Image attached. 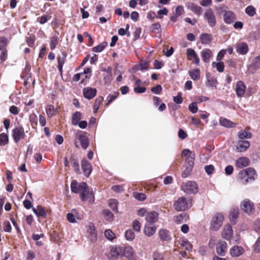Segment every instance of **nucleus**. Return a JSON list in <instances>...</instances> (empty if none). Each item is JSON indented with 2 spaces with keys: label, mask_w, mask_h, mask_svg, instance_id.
<instances>
[{
  "label": "nucleus",
  "mask_w": 260,
  "mask_h": 260,
  "mask_svg": "<svg viewBox=\"0 0 260 260\" xmlns=\"http://www.w3.org/2000/svg\"><path fill=\"white\" fill-rule=\"evenodd\" d=\"M244 252L243 248L240 246L236 245L230 249V253L232 256L238 257L242 255Z\"/></svg>",
  "instance_id": "nucleus-19"
},
{
  "label": "nucleus",
  "mask_w": 260,
  "mask_h": 260,
  "mask_svg": "<svg viewBox=\"0 0 260 260\" xmlns=\"http://www.w3.org/2000/svg\"><path fill=\"white\" fill-rule=\"evenodd\" d=\"M202 60L205 63H208L212 56V52L209 49H203L201 52Z\"/></svg>",
  "instance_id": "nucleus-20"
},
{
  "label": "nucleus",
  "mask_w": 260,
  "mask_h": 260,
  "mask_svg": "<svg viewBox=\"0 0 260 260\" xmlns=\"http://www.w3.org/2000/svg\"><path fill=\"white\" fill-rule=\"evenodd\" d=\"M58 43V37L57 36H53L51 39L50 41V48L51 50L54 49Z\"/></svg>",
  "instance_id": "nucleus-49"
},
{
  "label": "nucleus",
  "mask_w": 260,
  "mask_h": 260,
  "mask_svg": "<svg viewBox=\"0 0 260 260\" xmlns=\"http://www.w3.org/2000/svg\"><path fill=\"white\" fill-rule=\"evenodd\" d=\"M227 244L225 241H219L216 246V251L218 255L223 256L225 253Z\"/></svg>",
  "instance_id": "nucleus-21"
},
{
  "label": "nucleus",
  "mask_w": 260,
  "mask_h": 260,
  "mask_svg": "<svg viewBox=\"0 0 260 260\" xmlns=\"http://www.w3.org/2000/svg\"><path fill=\"white\" fill-rule=\"evenodd\" d=\"M214 170V167L212 165H207L205 167V170L208 175L212 174Z\"/></svg>",
  "instance_id": "nucleus-59"
},
{
  "label": "nucleus",
  "mask_w": 260,
  "mask_h": 260,
  "mask_svg": "<svg viewBox=\"0 0 260 260\" xmlns=\"http://www.w3.org/2000/svg\"><path fill=\"white\" fill-rule=\"evenodd\" d=\"M108 44L106 42H103L99 45L92 48V51L94 52H101L106 47Z\"/></svg>",
  "instance_id": "nucleus-41"
},
{
  "label": "nucleus",
  "mask_w": 260,
  "mask_h": 260,
  "mask_svg": "<svg viewBox=\"0 0 260 260\" xmlns=\"http://www.w3.org/2000/svg\"><path fill=\"white\" fill-rule=\"evenodd\" d=\"M200 40L202 44H209L212 40V36L207 33H203L200 36Z\"/></svg>",
  "instance_id": "nucleus-26"
},
{
  "label": "nucleus",
  "mask_w": 260,
  "mask_h": 260,
  "mask_svg": "<svg viewBox=\"0 0 260 260\" xmlns=\"http://www.w3.org/2000/svg\"><path fill=\"white\" fill-rule=\"evenodd\" d=\"M111 189L116 192H121L123 191V186L120 185L112 186L111 187Z\"/></svg>",
  "instance_id": "nucleus-61"
},
{
  "label": "nucleus",
  "mask_w": 260,
  "mask_h": 260,
  "mask_svg": "<svg viewBox=\"0 0 260 260\" xmlns=\"http://www.w3.org/2000/svg\"><path fill=\"white\" fill-rule=\"evenodd\" d=\"M241 209L248 214H252L254 212V205L248 199H245L241 203Z\"/></svg>",
  "instance_id": "nucleus-4"
},
{
  "label": "nucleus",
  "mask_w": 260,
  "mask_h": 260,
  "mask_svg": "<svg viewBox=\"0 0 260 260\" xmlns=\"http://www.w3.org/2000/svg\"><path fill=\"white\" fill-rule=\"evenodd\" d=\"M32 210L38 217L45 218L47 216L45 208L41 206L38 205L36 208L33 207Z\"/></svg>",
  "instance_id": "nucleus-18"
},
{
  "label": "nucleus",
  "mask_w": 260,
  "mask_h": 260,
  "mask_svg": "<svg viewBox=\"0 0 260 260\" xmlns=\"http://www.w3.org/2000/svg\"><path fill=\"white\" fill-rule=\"evenodd\" d=\"M46 111L47 116L51 118L52 117L56 112V109H55L54 106L52 105H48L46 108Z\"/></svg>",
  "instance_id": "nucleus-42"
},
{
  "label": "nucleus",
  "mask_w": 260,
  "mask_h": 260,
  "mask_svg": "<svg viewBox=\"0 0 260 260\" xmlns=\"http://www.w3.org/2000/svg\"><path fill=\"white\" fill-rule=\"evenodd\" d=\"M212 66L213 68H216L219 72H222L224 71V65L223 62H219L217 63L213 62L212 63Z\"/></svg>",
  "instance_id": "nucleus-44"
},
{
  "label": "nucleus",
  "mask_w": 260,
  "mask_h": 260,
  "mask_svg": "<svg viewBox=\"0 0 260 260\" xmlns=\"http://www.w3.org/2000/svg\"><path fill=\"white\" fill-rule=\"evenodd\" d=\"M219 123L221 125L227 127H233L235 126V124L233 122L225 118H220Z\"/></svg>",
  "instance_id": "nucleus-37"
},
{
  "label": "nucleus",
  "mask_w": 260,
  "mask_h": 260,
  "mask_svg": "<svg viewBox=\"0 0 260 260\" xmlns=\"http://www.w3.org/2000/svg\"><path fill=\"white\" fill-rule=\"evenodd\" d=\"M188 74L193 80H198L200 78V71L198 69L189 70L188 71Z\"/></svg>",
  "instance_id": "nucleus-30"
},
{
  "label": "nucleus",
  "mask_w": 260,
  "mask_h": 260,
  "mask_svg": "<svg viewBox=\"0 0 260 260\" xmlns=\"http://www.w3.org/2000/svg\"><path fill=\"white\" fill-rule=\"evenodd\" d=\"M181 189L186 193H196L198 192V186L194 181H187L181 185Z\"/></svg>",
  "instance_id": "nucleus-3"
},
{
  "label": "nucleus",
  "mask_w": 260,
  "mask_h": 260,
  "mask_svg": "<svg viewBox=\"0 0 260 260\" xmlns=\"http://www.w3.org/2000/svg\"><path fill=\"white\" fill-rule=\"evenodd\" d=\"M246 13L250 16H253L255 13V8L252 6H248L245 9Z\"/></svg>",
  "instance_id": "nucleus-51"
},
{
  "label": "nucleus",
  "mask_w": 260,
  "mask_h": 260,
  "mask_svg": "<svg viewBox=\"0 0 260 260\" xmlns=\"http://www.w3.org/2000/svg\"><path fill=\"white\" fill-rule=\"evenodd\" d=\"M189 204L184 197L179 198L174 204V208L178 211H184L188 208Z\"/></svg>",
  "instance_id": "nucleus-6"
},
{
  "label": "nucleus",
  "mask_w": 260,
  "mask_h": 260,
  "mask_svg": "<svg viewBox=\"0 0 260 260\" xmlns=\"http://www.w3.org/2000/svg\"><path fill=\"white\" fill-rule=\"evenodd\" d=\"M152 260H165V258L161 253L154 251L152 254Z\"/></svg>",
  "instance_id": "nucleus-46"
},
{
  "label": "nucleus",
  "mask_w": 260,
  "mask_h": 260,
  "mask_svg": "<svg viewBox=\"0 0 260 260\" xmlns=\"http://www.w3.org/2000/svg\"><path fill=\"white\" fill-rule=\"evenodd\" d=\"M111 255L115 257H117L122 254V250L119 247H112L111 250Z\"/></svg>",
  "instance_id": "nucleus-43"
},
{
  "label": "nucleus",
  "mask_w": 260,
  "mask_h": 260,
  "mask_svg": "<svg viewBox=\"0 0 260 260\" xmlns=\"http://www.w3.org/2000/svg\"><path fill=\"white\" fill-rule=\"evenodd\" d=\"M217 83L216 79L214 77L208 78L207 79V86L210 87H216Z\"/></svg>",
  "instance_id": "nucleus-52"
},
{
  "label": "nucleus",
  "mask_w": 260,
  "mask_h": 260,
  "mask_svg": "<svg viewBox=\"0 0 260 260\" xmlns=\"http://www.w3.org/2000/svg\"><path fill=\"white\" fill-rule=\"evenodd\" d=\"M4 230L6 232H10L11 231V225L9 221H4Z\"/></svg>",
  "instance_id": "nucleus-62"
},
{
  "label": "nucleus",
  "mask_w": 260,
  "mask_h": 260,
  "mask_svg": "<svg viewBox=\"0 0 260 260\" xmlns=\"http://www.w3.org/2000/svg\"><path fill=\"white\" fill-rule=\"evenodd\" d=\"M134 197L138 201H143L146 199V195L143 193L134 192Z\"/></svg>",
  "instance_id": "nucleus-53"
},
{
  "label": "nucleus",
  "mask_w": 260,
  "mask_h": 260,
  "mask_svg": "<svg viewBox=\"0 0 260 260\" xmlns=\"http://www.w3.org/2000/svg\"><path fill=\"white\" fill-rule=\"evenodd\" d=\"M228 8L225 6H223L220 8L219 13L221 15L223 14V16H233L234 13L228 10Z\"/></svg>",
  "instance_id": "nucleus-36"
},
{
  "label": "nucleus",
  "mask_w": 260,
  "mask_h": 260,
  "mask_svg": "<svg viewBox=\"0 0 260 260\" xmlns=\"http://www.w3.org/2000/svg\"><path fill=\"white\" fill-rule=\"evenodd\" d=\"M133 228L136 232H140L141 230V224L140 222L137 220H135L133 222Z\"/></svg>",
  "instance_id": "nucleus-58"
},
{
  "label": "nucleus",
  "mask_w": 260,
  "mask_h": 260,
  "mask_svg": "<svg viewBox=\"0 0 260 260\" xmlns=\"http://www.w3.org/2000/svg\"><path fill=\"white\" fill-rule=\"evenodd\" d=\"M236 50L238 53L245 55L248 52L249 49L246 43L239 42L236 45Z\"/></svg>",
  "instance_id": "nucleus-13"
},
{
  "label": "nucleus",
  "mask_w": 260,
  "mask_h": 260,
  "mask_svg": "<svg viewBox=\"0 0 260 260\" xmlns=\"http://www.w3.org/2000/svg\"><path fill=\"white\" fill-rule=\"evenodd\" d=\"M81 167L84 175L88 177L92 171V166L90 163L86 158H84L81 161Z\"/></svg>",
  "instance_id": "nucleus-10"
},
{
  "label": "nucleus",
  "mask_w": 260,
  "mask_h": 260,
  "mask_svg": "<svg viewBox=\"0 0 260 260\" xmlns=\"http://www.w3.org/2000/svg\"><path fill=\"white\" fill-rule=\"evenodd\" d=\"M162 87L160 85H157L156 86L151 88V91L155 94H160L162 91Z\"/></svg>",
  "instance_id": "nucleus-57"
},
{
  "label": "nucleus",
  "mask_w": 260,
  "mask_h": 260,
  "mask_svg": "<svg viewBox=\"0 0 260 260\" xmlns=\"http://www.w3.org/2000/svg\"><path fill=\"white\" fill-rule=\"evenodd\" d=\"M85 188L82 189L80 193V199L82 201H85L89 200V202L92 203L94 201V196L92 191H91L87 184L85 185Z\"/></svg>",
  "instance_id": "nucleus-5"
},
{
  "label": "nucleus",
  "mask_w": 260,
  "mask_h": 260,
  "mask_svg": "<svg viewBox=\"0 0 260 260\" xmlns=\"http://www.w3.org/2000/svg\"><path fill=\"white\" fill-rule=\"evenodd\" d=\"M158 219V214L155 211L148 212L145 219L149 223L153 224L156 222Z\"/></svg>",
  "instance_id": "nucleus-15"
},
{
  "label": "nucleus",
  "mask_w": 260,
  "mask_h": 260,
  "mask_svg": "<svg viewBox=\"0 0 260 260\" xmlns=\"http://www.w3.org/2000/svg\"><path fill=\"white\" fill-rule=\"evenodd\" d=\"M25 136L24 129L21 126L16 127L12 130V137L14 141L16 143L23 139Z\"/></svg>",
  "instance_id": "nucleus-7"
},
{
  "label": "nucleus",
  "mask_w": 260,
  "mask_h": 260,
  "mask_svg": "<svg viewBox=\"0 0 260 260\" xmlns=\"http://www.w3.org/2000/svg\"><path fill=\"white\" fill-rule=\"evenodd\" d=\"M223 220L224 216L222 213H216L211 220L210 228L213 231L219 230L222 226Z\"/></svg>",
  "instance_id": "nucleus-2"
},
{
  "label": "nucleus",
  "mask_w": 260,
  "mask_h": 260,
  "mask_svg": "<svg viewBox=\"0 0 260 260\" xmlns=\"http://www.w3.org/2000/svg\"><path fill=\"white\" fill-rule=\"evenodd\" d=\"M70 162L73 165L75 173L78 174H80L81 171L78 160L73 155H71L70 158Z\"/></svg>",
  "instance_id": "nucleus-28"
},
{
  "label": "nucleus",
  "mask_w": 260,
  "mask_h": 260,
  "mask_svg": "<svg viewBox=\"0 0 260 260\" xmlns=\"http://www.w3.org/2000/svg\"><path fill=\"white\" fill-rule=\"evenodd\" d=\"M253 249L255 252H260V237L256 240L253 245Z\"/></svg>",
  "instance_id": "nucleus-55"
},
{
  "label": "nucleus",
  "mask_w": 260,
  "mask_h": 260,
  "mask_svg": "<svg viewBox=\"0 0 260 260\" xmlns=\"http://www.w3.org/2000/svg\"><path fill=\"white\" fill-rule=\"evenodd\" d=\"M81 113L78 111H77L74 113L72 118V123L74 125H76L78 124L79 121L81 119Z\"/></svg>",
  "instance_id": "nucleus-34"
},
{
  "label": "nucleus",
  "mask_w": 260,
  "mask_h": 260,
  "mask_svg": "<svg viewBox=\"0 0 260 260\" xmlns=\"http://www.w3.org/2000/svg\"><path fill=\"white\" fill-rule=\"evenodd\" d=\"M8 137L6 134L2 133L0 135V145L4 146L8 143Z\"/></svg>",
  "instance_id": "nucleus-47"
},
{
  "label": "nucleus",
  "mask_w": 260,
  "mask_h": 260,
  "mask_svg": "<svg viewBox=\"0 0 260 260\" xmlns=\"http://www.w3.org/2000/svg\"><path fill=\"white\" fill-rule=\"evenodd\" d=\"M238 138L240 140H243L244 139H250L252 137V134L249 132L248 130L245 129L244 131H241L238 133Z\"/></svg>",
  "instance_id": "nucleus-32"
},
{
  "label": "nucleus",
  "mask_w": 260,
  "mask_h": 260,
  "mask_svg": "<svg viewBox=\"0 0 260 260\" xmlns=\"http://www.w3.org/2000/svg\"><path fill=\"white\" fill-rule=\"evenodd\" d=\"M125 237L127 240H133L135 237V233L132 230H128L125 232Z\"/></svg>",
  "instance_id": "nucleus-50"
},
{
  "label": "nucleus",
  "mask_w": 260,
  "mask_h": 260,
  "mask_svg": "<svg viewBox=\"0 0 260 260\" xmlns=\"http://www.w3.org/2000/svg\"><path fill=\"white\" fill-rule=\"evenodd\" d=\"M181 245L187 250L190 251L192 249V245L188 241H183Z\"/></svg>",
  "instance_id": "nucleus-60"
},
{
  "label": "nucleus",
  "mask_w": 260,
  "mask_h": 260,
  "mask_svg": "<svg viewBox=\"0 0 260 260\" xmlns=\"http://www.w3.org/2000/svg\"><path fill=\"white\" fill-rule=\"evenodd\" d=\"M67 54L64 52H62L61 55L57 57L58 69L61 74L62 73V68L65 62Z\"/></svg>",
  "instance_id": "nucleus-25"
},
{
  "label": "nucleus",
  "mask_w": 260,
  "mask_h": 260,
  "mask_svg": "<svg viewBox=\"0 0 260 260\" xmlns=\"http://www.w3.org/2000/svg\"><path fill=\"white\" fill-rule=\"evenodd\" d=\"M250 146V143L247 140H239L236 146V150L238 152H244Z\"/></svg>",
  "instance_id": "nucleus-14"
},
{
  "label": "nucleus",
  "mask_w": 260,
  "mask_h": 260,
  "mask_svg": "<svg viewBox=\"0 0 260 260\" xmlns=\"http://www.w3.org/2000/svg\"><path fill=\"white\" fill-rule=\"evenodd\" d=\"M187 58L189 60L197 65H199L200 59L194 50L191 48H188L186 50Z\"/></svg>",
  "instance_id": "nucleus-12"
},
{
  "label": "nucleus",
  "mask_w": 260,
  "mask_h": 260,
  "mask_svg": "<svg viewBox=\"0 0 260 260\" xmlns=\"http://www.w3.org/2000/svg\"><path fill=\"white\" fill-rule=\"evenodd\" d=\"M181 156L185 157L184 167L185 169L181 174L182 178L188 177L192 170L195 154L188 149H184L181 152Z\"/></svg>",
  "instance_id": "nucleus-1"
},
{
  "label": "nucleus",
  "mask_w": 260,
  "mask_h": 260,
  "mask_svg": "<svg viewBox=\"0 0 260 260\" xmlns=\"http://www.w3.org/2000/svg\"><path fill=\"white\" fill-rule=\"evenodd\" d=\"M189 110L192 113H196L198 110L197 103L193 102L189 105Z\"/></svg>",
  "instance_id": "nucleus-54"
},
{
  "label": "nucleus",
  "mask_w": 260,
  "mask_h": 260,
  "mask_svg": "<svg viewBox=\"0 0 260 260\" xmlns=\"http://www.w3.org/2000/svg\"><path fill=\"white\" fill-rule=\"evenodd\" d=\"M233 235V231L232 226L230 224L225 225L222 231V237L224 239L229 240L232 237Z\"/></svg>",
  "instance_id": "nucleus-16"
},
{
  "label": "nucleus",
  "mask_w": 260,
  "mask_h": 260,
  "mask_svg": "<svg viewBox=\"0 0 260 260\" xmlns=\"http://www.w3.org/2000/svg\"><path fill=\"white\" fill-rule=\"evenodd\" d=\"M159 237L162 241H168L171 240V237L169 232L165 229H160L159 231Z\"/></svg>",
  "instance_id": "nucleus-27"
},
{
  "label": "nucleus",
  "mask_w": 260,
  "mask_h": 260,
  "mask_svg": "<svg viewBox=\"0 0 260 260\" xmlns=\"http://www.w3.org/2000/svg\"><path fill=\"white\" fill-rule=\"evenodd\" d=\"M83 149H86L89 145V141L87 137L84 134H80L77 135Z\"/></svg>",
  "instance_id": "nucleus-24"
},
{
  "label": "nucleus",
  "mask_w": 260,
  "mask_h": 260,
  "mask_svg": "<svg viewBox=\"0 0 260 260\" xmlns=\"http://www.w3.org/2000/svg\"><path fill=\"white\" fill-rule=\"evenodd\" d=\"M185 7L187 9L193 12L197 15H200L203 12L202 8L192 2L186 3Z\"/></svg>",
  "instance_id": "nucleus-9"
},
{
  "label": "nucleus",
  "mask_w": 260,
  "mask_h": 260,
  "mask_svg": "<svg viewBox=\"0 0 260 260\" xmlns=\"http://www.w3.org/2000/svg\"><path fill=\"white\" fill-rule=\"evenodd\" d=\"M239 211L238 207H234L231 209L230 212L229 218L230 221L233 224H235L236 221L239 217Z\"/></svg>",
  "instance_id": "nucleus-22"
},
{
  "label": "nucleus",
  "mask_w": 260,
  "mask_h": 260,
  "mask_svg": "<svg viewBox=\"0 0 260 260\" xmlns=\"http://www.w3.org/2000/svg\"><path fill=\"white\" fill-rule=\"evenodd\" d=\"M96 94V89L91 87L85 88L83 89V94L85 98L90 100L93 98Z\"/></svg>",
  "instance_id": "nucleus-17"
},
{
  "label": "nucleus",
  "mask_w": 260,
  "mask_h": 260,
  "mask_svg": "<svg viewBox=\"0 0 260 260\" xmlns=\"http://www.w3.org/2000/svg\"><path fill=\"white\" fill-rule=\"evenodd\" d=\"M246 172V175H247L248 178L250 180H254L255 178V176L256 174L254 169L251 168H248L245 169Z\"/></svg>",
  "instance_id": "nucleus-38"
},
{
  "label": "nucleus",
  "mask_w": 260,
  "mask_h": 260,
  "mask_svg": "<svg viewBox=\"0 0 260 260\" xmlns=\"http://www.w3.org/2000/svg\"><path fill=\"white\" fill-rule=\"evenodd\" d=\"M253 64L255 69L260 68V55L254 58Z\"/></svg>",
  "instance_id": "nucleus-64"
},
{
  "label": "nucleus",
  "mask_w": 260,
  "mask_h": 260,
  "mask_svg": "<svg viewBox=\"0 0 260 260\" xmlns=\"http://www.w3.org/2000/svg\"><path fill=\"white\" fill-rule=\"evenodd\" d=\"M246 89V85L242 81H238L235 88L236 94L238 97L241 98L243 96L245 93Z\"/></svg>",
  "instance_id": "nucleus-11"
},
{
  "label": "nucleus",
  "mask_w": 260,
  "mask_h": 260,
  "mask_svg": "<svg viewBox=\"0 0 260 260\" xmlns=\"http://www.w3.org/2000/svg\"><path fill=\"white\" fill-rule=\"evenodd\" d=\"M249 165V160L247 157H241L236 161V166L239 168H243Z\"/></svg>",
  "instance_id": "nucleus-23"
},
{
  "label": "nucleus",
  "mask_w": 260,
  "mask_h": 260,
  "mask_svg": "<svg viewBox=\"0 0 260 260\" xmlns=\"http://www.w3.org/2000/svg\"><path fill=\"white\" fill-rule=\"evenodd\" d=\"M118 201L115 199H110L108 201L109 206L116 213H118Z\"/></svg>",
  "instance_id": "nucleus-35"
},
{
  "label": "nucleus",
  "mask_w": 260,
  "mask_h": 260,
  "mask_svg": "<svg viewBox=\"0 0 260 260\" xmlns=\"http://www.w3.org/2000/svg\"><path fill=\"white\" fill-rule=\"evenodd\" d=\"M156 232V227L155 226H149L146 224L144 228L145 234L149 237L152 236Z\"/></svg>",
  "instance_id": "nucleus-33"
},
{
  "label": "nucleus",
  "mask_w": 260,
  "mask_h": 260,
  "mask_svg": "<svg viewBox=\"0 0 260 260\" xmlns=\"http://www.w3.org/2000/svg\"><path fill=\"white\" fill-rule=\"evenodd\" d=\"M238 178L241 184L243 185L246 184L249 182V178L246 175L245 170L240 171L238 174Z\"/></svg>",
  "instance_id": "nucleus-29"
},
{
  "label": "nucleus",
  "mask_w": 260,
  "mask_h": 260,
  "mask_svg": "<svg viewBox=\"0 0 260 260\" xmlns=\"http://www.w3.org/2000/svg\"><path fill=\"white\" fill-rule=\"evenodd\" d=\"M85 185H86V183L85 182H83L79 183L76 180H74L72 181L71 184V191L76 193H80L82 189L85 188L84 187Z\"/></svg>",
  "instance_id": "nucleus-8"
},
{
  "label": "nucleus",
  "mask_w": 260,
  "mask_h": 260,
  "mask_svg": "<svg viewBox=\"0 0 260 260\" xmlns=\"http://www.w3.org/2000/svg\"><path fill=\"white\" fill-rule=\"evenodd\" d=\"M134 252L133 249L131 247H125L124 250V254L125 257L130 259L134 255Z\"/></svg>",
  "instance_id": "nucleus-45"
},
{
  "label": "nucleus",
  "mask_w": 260,
  "mask_h": 260,
  "mask_svg": "<svg viewBox=\"0 0 260 260\" xmlns=\"http://www.w3.org/2000/svg\"><path fill=\"white\" fill-rule=\"evenodd\" d=\"M205 20L208 22L211 26H214L216 24L215 17H205Z\"/></svg>",
  "instance_id": "nucleus-63"
},
{
  "label": "nucleus",
  "mask_w": 260,
  "mask_h": 260,
  "mask_svg": "<svg viewBox=\"0 0 260 260\" xmlns=\"http://www.w3.org/2000/svg\"><path fill=\"white\" fill-rule=\"evenodd\" d=\"M104 98L102 96L98 97L94 102L93 105V112L96 113L99 110L100 105L102 103Z\"/></svg>",
  "instance_id": "nucleus-40"
},
{
  "label": "nucleus",
  "mask_w": 260,
  "mask_h": 260,
  "mask_svg": "<svg viewBox=\"0 0 260 260\" xmlns=\"http://www.w3.org/2000/svg\"><path fill=\"white\" fill-rule=\"evenodd\" d=\"M105 237L110 240H113L115 238V234L111 230H106L105 231Z\"/></svg>",
  "instance_id": "nucleus-48"
},
{
  "label": "nucleus",
  "mask_w": 260,
  "mask_h": 260,
  "mask_svg": "<svg viewBox=\"0 0 260 260\" xmlns=\"http://www.w3.org/2000/svg\"><path fill=\"white\" fill-rule=\"evenodd\" d=\"M77 214L78 211L76 209H72L71 213H69L67 214V217L68 220L71 223L76 222L75 217L78 218V217H77Z\"/></svg>",
  "instance_id": "nucleus-31"
},
{
  "label": "nucleus",
  "mask_w": 260,
  "mask_h": 260,
  "mask_svg": "<svg viewBox=\"0 0 260 260\" xmlns=\"http://www.w3.org/2000/svg\"><path fill=\"white\" fill-rule=\"evenodd\" d=\"M119 95V93L118 91H115L113 93H110L107 98V105L110 104L114 100H115L118 96Z\"/></svg>",
  "instance_id": "nucleus-39"
},
{
  "label": "nucleus",
  "mask_w": 260,
  "mask_h": 260,
  "mask_svg": "<svg viewBox=\"0 0 260 260\" xmlns=\"http://www.w3.org/2000/svg\"><path fill=\"white\" fill-rule=\"evenodd\" d=\"M8 40L5 37L0 38V50L6 49L5 47L7 45Z\"/></svg>",
  "instance_id": "nucleus-56"
}]
</instances>
